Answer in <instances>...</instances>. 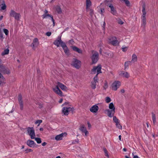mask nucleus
<instances>
[{
	"label": "nucleus",
	"instance_id": "nucleus-1",
	"mask_svg": "<svg viewBox=\"0 0 158 158\" xmlns=\"http://www.w3.org/2000/svg\"><path fill=\"white\" fill-rule=\"evenodd\" d=\"M0 73L7 75H9L10 73V70L7 67L3 64L2 61L1 59H0Z\"/></svg>",
	"mask_w": 158,
	"mask_h": 158
},
{
	"label": "nucleus",
	"instance_id": "nucleus-2",
	"mask_svg": "<svg viewBox=\"0 0 158 158\" xmlns=\"http://www.w3.org/2000/svg\"><path fill=\"white\" fill-rule=\"evenodd\" d=\"M110 109H107L106 111L107 112V115L110 117L111 118L113 116L115 113V107L112 102L110 103L109 105Z\"/></svg>",
	"mask_w": 158,
	"mask_h": 158
},
{
	"label": "nucleus",
	"instance_id": "nucleus-3",
	"mask_svg": "<svg viewBox=\"0 0 158 158\" xmlns=\"http://www.w3.org/2000/svg\"><path fill=\"white\" fill-rule=\"evenodd\" d=\"M108 42L109 44L114 46L118 45L119 44V42L117 40V38L115 36H111L109 38Z\"/></svg>",
	"mask_w": 158,
	"mask_h": 158
},
{
	"label": "nucleus",
	"instance_id": "nucleus-4",
	"mask_svg": "<svg viewBox=\"0 0 158 158\" xmlns=\"http://www.w3.org/2000/svg\"><path fill=\"white\" fill-rule=\"evenodd\" d=\"M27 129V134L30 136L31 139H34L35 136L34 128L33 127H28Z\"/></svg>",
	"mask_w": 158,
	"mask_h": 158
},
{
	"label": "nucleus",
	"instance_id": "nucleus-5",
	"mask_svg": "<svg viewBox=\"0 0 158 158\" xmlns=\"http://www.w3.org/2000/svg\"><path fill=\"white\" fill-rule=\"evenodd\" d=\"M93 55L91 57L92 63L95 64L97 62L98 59L99 54L98 52L96 51H92Z\"/></svg>",
	"mask_w": 158,
	"mask_h": 158
},
{
	"label": "nucleus",
	"instance_id": "nucleus-6",
	"mask_svg": "<svg viewBox=\"0 0 158 158\" xmlns=\"http://www.w3.org/2000/svg\"><path fill=\"white\" fill-rule=\"evenodd\" d=\"M102 69V66L101 64H98L97 66H94L91 70V72L93 74H95L97 73V74L98 75L100 73H102L101 70Z\"/></svg>",
	"mask_w": 158,
	"mask_h": 158
},
{
	"label": "nucleus",
	"instance_id": "nucleus-7",
	"mask_svg": "<svg viewBox=\"0 0 158 158\" xmlns=\"http://www.w3.org/2000/svg\"><path fill=\"white\" fill-rule=\"evenodd\" d=\"M65 44L61 40V36H59L57 39L53 42V44L56 45L57 47L60 46V45L61 47L63 46Z\"/></svg>",
	"mask_w": 158,
	"mask_h": 158
},
{
	"label": "nucleus",
	"instance_id": "nucleus-8",
	"mask_svg": "<svg viewBox=\"0 0 158 158\" xmlns=\"http://www.w3.org/2000/svg\"><path fill=\"white\" fill-rule=\"evenodd\" d=\"M81 62L79 60L76 59H73L72 63V65L77 69H79L81 67Z\"/></svg>",
	"mask_w": 158,
	"mask_h": 158
},
{
	"label": "nucleus",
	"instance_id": "nucleus-9",
	"mask_svg": "<svg viewBox=\"0 0 158 158\" xmlns=\"http://www.w3.org/2000/svg\"><path fill=\"white\" fill-rule=\"evenodd\" d=\"M73 110V108H71L69 106L64 107L62 109V112L65 115H68L69 112Z\"/></svg>",
	"mask_w": 158,
	"mask_h": 158
},
{
	"label": "nucleus",
	"instance_id": "nucleus-10",
	"mask_svg": "<svg viewBox=\"0 0 158 158\" xmlns=\"http://www.w3.org/2000/svg\"><path fill=\"white\" fill-rule=\"evenodd\" d=\"M121 82L118 81H114L112 84V89L114 90H116L121 85Z\"/></svg>",
	"mask_w": 158,
	"mask_h": 158
},
{
	"label": "nucleus",
	"instance_id": "nucleus-11",
	"mask_svg": "<svg viewBox=\"0 0 158 158\" xmlns=\"http://www.w3.org/2000/svg\"><path fill=\"white\" fill-rule=\"evenodd\" d=\"M119 75L121 76L126 78H128L130 77L129 73L127 72L123 71H121L119 72Z\"/></svg>",
	"mask_w": 158,
	"mask_h": 158
},
{
	"label": "nucleus",
	"instance_id": "nucleus-12",
	"mask_svg": "<svg viewBox=\"0 0 158 158\" xmlns=\"http://www.w3.org/2000/svg\"><path fill=\"white\" fill-rule=\"evenodd\" d=\"M53 91L57 94L60 96H63V94L62 92L59 89L58 85H56L55 88H53Z\"/></svg>",
	"mask_w": 158,
	"mask_h": 158
},
{
	"label": "nucleus",
	"instance_id": "nucleus-13",
	"mask_svg": "<svg viewBox=\"0 0 158 158\" xmlns=\"http://www.w3.org/2000/svg\"><path fill=\"white\" fill-rule=\"evenodd\" d=\"M39 43L38 40L37 38H35L34 39L33 42L32 44V47L35 50V48L37 47L39 44Z\"/></svg>",
	"mask_w": 158,
	"mask_h": 158
},
{
	"label": "nucleus",
	"instance_id": "nucleus-14",
	"mask_svg": "<svg viewBox=\"0 0 158 158\" xmlns=\"http://www.w3.org/2000/svg\"><path fill=\"white\" fill-rule=\"evenodd\" d=\"M18 101L20 107V109L21 110H23V105L22 100V96L21 94H19V95Z\"/></svg>",
	"mask_w": 158,
	"mask_h": 158
},
{
	"label": "nucleus",
	"instance_id": "nucleus-15",
	"mask_svg": "<svg viewBox=\"0 0 158 158\" xmlns=\"http://www.w3.org/2000/svg\"><path fill=\"white\" fill-rule=\"evenodd\" d=\"M6 80L3 76L0 73V87L3 86L6 83Z\"/></svg>",
	"mask_w": 158,
	"mask_h": 158
},
{
	"label": "nucleus",
	"instance_id": "nucleus-16",
	"mask_svg": "<svg viewBox=\"0 0 158 158\" xmlns=\"http://www.w3.org/2000/svg\"><path fill=\"white\" fill-rule=\"evenodd\" d=\"M98 107L96 105H95L92 106L89 110L92 112L96 113L98 111Z\"/></svg>",
	"mask_w": 158,
	"mask_h": 158
},
{
	"label": "nucleus",
	"instance_id": "nucleus-17",
	"mask_svg": "<svg viewBox=\"0 0 158 158\" xmlns=\"http://www.w3.org/2000/svg\"><path fill=\"white\" fill-rule=\"evenodd\" d=\"M110 13L113 15L117 16L118 13H117L116 10L114 8L113 6L110 5Z\"/></svg>",
	"mask_w": 158,
	"mask_h": 158
},
{
	"label": "nucleus",
	"instance_id": "nucleus-18",
	"mask_svg": "<svg viewBox=\"0 0 158 158\" xmlns=\"http://www.w3.org/2000/svg\"><path fill=\"white\" fill-rule=\"evenodd\" d=\"M66 135V133H63L60 135H56L55 137V139L56 140H61L62 139L64 135H65V136Z\"/></svg>",
	"mask_w": 158,
	"mask_h": 158
},
{
	"label": "nucleus",
	"instance_id": "nucleus-19",
	"mask_svg": "<svg viewBox=\"0 0 158 158\" xmlns=\"http://www.w3.org/2000/svg\"><path fill=\"white\" fill-rule=\"evenodd\" d=\"M92 5V2L90 0H86V11H89V8Z\"/></svg>",
	"mask_w": 158,
	"mask_h": 158
},
{
	"label": "nucleus",
	"instance_id": "nucleus-20",
	"mask_svg": "<svg viewBox=\"0 0 158 158\" xmlns=\"http://www.w3.org/2000/svg\"><path fill=\"white\" fill-rule=\"evenodd\" d=\"M80 129L82 132L85 133V135L86 136L89 134L88 131L86 130V128L83 125L81 126Z\"/></svg>",
	"mask_w": 158,
	"mask_h": 158
},
{
	"label": "nucleus",
	"instance_id": "nucleus-21",
	"mask_svg": "<svg viewBox=\"0 0 158 158\" xmlns=\"http://www.w3.org/2000/svg\"><path fill=\"white\" fill-rule=\"evenodd\" d=\"M57 85L63 90L66 91L68 89L67 87L65 85L59 82H58Z\"/></svg>",
	"mask_w": 158,
	"mask_h": 158
},
{
	"label": "nucleus",
	"instance_id": "nucleus-22",
	"mask_svg": "<svg viewBox=\"0 0 158 158\" xmlns=\"http://www.w3.org/2000/svg\"><path fill=\"white\" fill-rule=\"evenodd\" d=\"M64 50V52L65 54L67 55H69V50L67 47L66 44H65L64 45H63V46L61 47Z\"/></svg>",
	"mask_w": 158,
	"mask_h": 158
},
{
	"label": "nucleus",
	"instance_id": "nucleus-23",
	"mask_svg": "<svg viewBox=\"0 0 158 158\" xmlns=\"http://www.w3.org/2000/svg\"><path fill=\"white\" fill-rule=\"evenodd\" d=\"M35 144L34 142L32 140H29L27 141V145L30 147L34 146Z\"/></svg>",
	"mask_w": 158,
	"mask_h": 158
},
{
	"label": "nucleus",
	"instance_id": "nucleus-24",
	"mask_svg": "<svg viewBox=\"0 0 158 158\" xmlns=\"http://www.w3.org/2000/svg\"><path fill=\"white\" fill-rule=\"evenodd\" d=\"M142 15L141 18H145L146 17V12L145 10V5H143L142 6Z\"/></svg>",
	"mask_w": 158,
	"mask_h": 158
},
{
	"label": "nucleus",
	"instance_id": "nucleus-25",
	"mask_svg": "<svg viewBox=\"0 0 158 158\" xmlns=\"http://www.w3.org/2000/svg\"><path fill=\"white\" fill-rule=\"evenodd\" d=\"M142 19V24L141 26L143 27V28L145 27V26L146 24V18H141Z\"/></svg>",
	"mask_w": 158,
	"mask_h": 158
},
{
	"label": "nucleus",
	"instance_id": "nucleus-26",
	"mask_svg": "<svg viewBox=\"0 0 158 158\" xmlns=\"http://www.w3.org/2000/svg\"><path fill=\"white\" fill-rule=\"evenodd\" d=\"M72 49L73 50L76 52H77L78 53L81 54L82 53V51L76 46H73Z\"/></svg>",
	"mask_w": 158,
	"mask_h": 158
},
{
	"label": "nucleus",
	"instance_id": "nucleus-27",
	"mask_svg": "<svg viewBox=\"0 0 158 158\" xmlns=\"http://www.w3.org/2000/svg\"><path fill=\"white\" fill-rule=\"evenodd\" d=\"M112 0H106L105 4L106 6L110 7V6H113Z\"/></svg>",
	"mask_w": 158,
	"mask_h": 158
},
{
	"label": "nucleus",
	"instance_id": "nucleus-28",
	"mask_svg": "<svg viewBox=\"0 0 158 158\" xmlns=\"http://www.w3.org/2000/svg\"><path fill=\"white\" fill-rule=\"evenodd\" d=\"M137 57L136 55L135 54H133L132 56V60L131 62L133 63H134L137 61Z\"/></svg>",
	"mask_w": 158,
	"mask_h": 158
},
{
	"label": "nucleus",
	"instance_id": "nucleus-29",
	"mask_svg": "<svg viewBox=\"0 0 158 158\" xmlns=\"http://www.w3.org/2000/svg\"><path fill=\"white\" fill-rule=\"evenodd\" d=\"M152 119L153 121V124L155 126L156 123V115L155 114L152 113Z\"/></svg>",
	"mask_w": 158,
	"mask_h": 158
},
{
	"label": "nucleus",
	"instance_id": "nucleus-30",
	"mask_svg": "<svg viewBox=\"0 0 158 158\" xmlns=\"http://www.w3.org/2000/svg\"><path fill=\"white\" fill-rule=\"evenodd\" d=\"M56 10V12L59 14H60L62 13V10L60 7L58 6H57L55 7Z\"/></svg>",
	"mask_w": 158,
	"mask_h": 158
},
{
	"label": "nucleus",
	"instance_id": "nucleus-31",
	"mask_svg": "<svg viewBox=\"0 0 158 158\" xmlns=\"http://www.w3.org/2000/svg\"><path fill=\"white\" fill-rule=\"evenodd\" d=\"M130 63L131 62L129 61H126L125 62L124 64V70H126V69H128V67Z\"/></svg>",
	"mask_w": 158,
	"mask_h": 158
},
{
	"label": "nucleus",
	"instance_id": "nucleus-32",
	"mask_svg": "<svg viewBox=\"0 0 158 158\" xmlns=\"http://www.w3.org/2000/svg\"><path fill=\"white\" fill-rule=\"evenodd\" d=\"M9 50L8 49H6L2 53V55L4 56L8 54L9 53Z\"/></svg>",
	"mask_w": 158,
	"mask_h": 158
},
{
	"label": "nucleus",
	"instance_id": "nucleus-33",
	"mask_svg": "<svg viewBox=\"0 0 158 158\" xmlns=\"http://www.w3.org/2000/svg\"><path fill=\"white\" fill-rule=\"evenodd\" d=\"M0 7L2 10H4L6 9V6L5 3H2L0 5Z\"/></svg>",
	"mask_w": 158,
	"mask_h": 158
},
{
	"label": "nucleus",
	"instance_id": "nucleus-34",
	"mask_svg": "<svg viewBox=\"0 0 158 158\" xmlns=\"http://www.w3.org/2000/svg\"><path fill=\"white\" fill-rule=\"evenodd\" d=\"M113 120L114 122L115 123H118V122H119L120 121L115 116H113Z\"/></svg>",
	"mask_w": 158,
	"mask_h": 158
},
{
	"label": "nucleus",
	"instance_id": "nucleus-35",
	"mask_svg": "<svg viewBox=\"0 0 158 158\" xmlns=\"http://www.w3.org/2000/svg\"><path fill=\"white\" fill-rule=\"evenodd\" d=\"M52 15H51L48 14V13L46 14H44L42 15V18L43 19L47 18V17H51Z\"/></svg>",
	"mask_w": 158,
	"mask_h": 158
},
{
	"label": "nucleus",
	"instance_id": "nucleus-36",
	"mask_svg": "<svg viewBox=\"0 0 158 158\" xmlns=\"http://www.w3.org/2000/svg\"><path fill=\"white\" fill-rule=\"evenodd\" d=\"M16 13H17L15 12V11L13 10H11L10 13V15L11 16L14 17Z\"/></svg>",
	"mask_w": 158,
	"mask_h": 158
},
{
	"label": "nucleus",
	"instance_id": "nucleus-37",
	"mask_svg": "<svg viewBox=\"0 0 158 158\" xmlns=\"http://www.w3.org/2000/svg\"><path fill=\"white\" fill-rule=\"evenodd\" d=\"M96 82L92 81L91 82L92 85H91V87L93 89H95L96 88Z\"/></svg>",
	"mask_w": 158,
	"mask_h": 158
},
{
	"label": "nucleus",
	"instance_id": "nucleus-38",
	"mask_svg": "<svg viewBox=\"0 0 158 158\" xmlns=\"http://www.w3.org/2000/svg\"><path fill=\"white\" fill-rule=\"evenodd\" d=\"M34 139H35V140L38 143H41L42 141L41 139L39 138H35Z\"/></svg>",
	"mask_w": 158,
	"mask_h": 158
},
{
	"label": "nucleus",
	"instance_id": "nucleus-39",
	"mask_svg": "<svg viewBox=\"0 0 158 158\" xmlns=\"http://www.w3.org/2000/svg\"><path fill=\"white\" fill-rule=\"evenodd\" d=\"M98 75L96 74L94 78V81L93 82L97 83L98 82Z\"/></svg>",
	"mask_w": 158,
	"mask_h": 158
},
{
	"label": "nucleus",
	"instance_id": "nucleus-40",
	"mask_svg": "<svg viewBox=\"0 0 158 158\" xmlns=\"http://www.w3.org/2000/svg\"><path fill=\"white\" fill-rule=\"evenodd\" d=\"M19 15H20L19 13H16V15H15L14 16V17L16 19L18 20L19 19Z\"/></svg>",
	"mask_w": 158,
	"mask_h": 158
},
{
	"label": "nucleus",
	"instance_id": "nucleus-41",
	"mask_svg": "<svg viewBox=\"0 0 158 158\" xmlns=\"http://www.w3.org/2000/svg\"><path fill=\"white\" fill-rule=\"evenodd\" d=\"M89 12V14L91 16H92L94 14V10H93L89 8V11H88Z\"/></svg>",
	"mask_w": 158,
	"mask_h": 158
},
{
	"label": "nucleus",
	"instance_id": "nucleus-42",
	"mask_svg": "<svg viewBox=\"0 0 158 158\" xmlns=\"http://www.w3.org/2000/svg\"><path fill=\"white\" fill-rule=\"evenodd\" d=\"M116 125L117 127L119 129H122V126L119 123V122H118V123H116Z\"/></svg>",
	"mask_w": 158,
	"mask_h": 158
},
{
	"label": "nucleus",
	"instance_id": "nucleus-43",
	"mask_svg": "<svg viewBox=\"0 0 158 158\" xmlns=\"http://www.w3.org/2000/svg\"><path fill=\"white\" fill-rule=\"evenodd\" d=\"M105 101L106 103H108L111 102V100L110 97H106V98Z\"/></svg>",
	"mask_w": 158,
	"mask_h": 158
},
{
	"label": "nucleus",
	"instance_id": "nucleus-44",
	"mask_svg": "<svg viewBox=\"0 0 158 158\" xmlns=\"http://www.w3.org/2000/svg\"><path fill=\"white\" fill-rule=\"evenodd\" d=\"M42 122V120H36L35 122V124H38V126H39L40 124Z\"/></svg>",
	"mask_w": 158,
	"mask_h": 158
},
{
	"label": "nucleus",
	"instance_id": "nucleus-45",
	"mask_svg": "<svg viewBox=\"0 0 158 158\" xmlns=\"http://www.w3.org/2000/svg\"><path fill=\"white\" fill-rule=\"evenodd\" d=\"M128 49V47H124L123 46L122 48V50L123 52H126L127 51Z\"/></svg>",
	"mask_w": 158,
	"mask_h": 158
},
{
	"label": "nucleus",
	"instance_id": "nucleus-46",
	"mask_svg": "<svg viewBox=\"0 0 158 158\" xmlns=\"http://www.w3.org/2000/svg\"><path fill=\"white\" fill-rule=\"evenodd\" d=\"M122 1H123L127 5V6H129L130 3L129 1L128 0H122Z\"/></svg>",
	"mask_w": 158,
	"mask_h": 158
},
{
	"label": "nucleus",
	"instance_id": "nucleus-47",
	"mask_svg": "<svg viewBox=\"0 0 158 158\" xmlns=\"http://www.w3.org/2000/svg\"><path fill=\"white\" fill-rule=\"evenodd\" d=\"M3 32L5 33L6 35H7L9 34V31L7 29H4Z\"/></svg>",
	"mask_w": 158,
	"mask_h": 158
},
{
	"label": "nucleus",
	"instance_id": "nucleus-48",
	"mask_svg": "<svg viewBox=\"0 0 158 158\" xmlns=\"http://www.w3.org/2000/svg\"><path fill=\"white\" fill-rule=\"evenodd\" d=\"M105 153V155L106 156L108 157L109 155L107 153V151L106 148H105L103 149Z\"/></svg>",
	"mask_w": 158,
	"mask_h": 158
},
{
	"label": "nucleus",
	"instance_id": "nucleus-49",
	"mask_svg": "<svg viewBox=\"0 0 158 158\" xmlns=\"http://www.w3.org/2000/svg\"><path fill=\"white\" fill-rule=\"evenodd\" d=\"M25 151L26 152H30L33 151V150L31 149H27L25 150Z\"/></svg>",
	"mask_w": 158,
	"mask_h": 158
},
{
	"label": "nucleus",
	"instance_id": "nucleus-50",
	"mask_svg": "<svg viewBox=\"0 0 158 158\" xmlns=\"http://www.w3.org/2000/svg\"><path fill=\"white\" fill-rule=\"evenodd\" d=\"M3 39V34L2 32L0 33V40L1 41H2Z\"/></svg>",
	"mask_w": 158,
	"mask_h": 158
},
{
	"label": "nucleus",
	"instance_id": "nucleus-51",
	"mask_svg": "<svg viewBox=\"0 0 158 158\" xmlns=\"http://www.w3.org/2000/svg\"><path fill=\"white\" fill-rule=\"evenodd\" d=\"M107 87H108V85H107V83L106 82L104 84V85L103 86V88H104V89H107Z\"/></svg>",
	"mask_w": 158,
	"mask_h": 158
},
{
	"label": "nucleus",
	"instance_id": "nucleus-52",
	"mask_svg": "<svg viewBox=\"0 0 158 158\" xmlns=\"http://www.w3.org/2000/svg\"><path fill=\"white\" fill-rule=\"evenodd\" d=\"M46 35L49 36H50L51 35V32H48L46 33Z\"/></svg>",
	"mask_w": 158,
	"mask_h": 158
},
{
	"label": "nucleus",
	"instance_id": "nucleus-53",
	"mask_svg": "<svg viewBox=\"0 0 158 158\" xmlns=\"http://www.w3.org/2000/svg\"><path fill=\"white\" fill-rule=\"evenodd\" d=\"M51 18L52 21L53 23V26H54L55 25V20L53 19V16H52L51 17Z\"/></svg>",
	"mask_w": 158,
	"mask_h": 158
},
{
	"label": "nucleus",
	"instance_id": "nucleus-54",
	"mask_svg": "<svg viewBox=\"0 0 158 158\" xmlns=\"http://www.w3.org/2000/svg\"><path fill=\"white\" fill-rule=\"evenodd\" d=\"M104 8H101L100 10V14H101L102 15L103 13L104 12Z\"/></svg>",
	"mask_w": 158,
	"mask_h": 158
},
{
	"label": "nucleus",
	"instance_id": "nucleus-55",
	"mask_svg": "<svg viewBox=\"0 0 158 158\" xmlns=\"http://www.w3.org/2000/svg\"><path fill=\"white\" fill-rule=\"evenodd\" d=\"M105 25H106V23L105 22H104L103 23V24H102V27H103V29H105Z\"/></svg>",
	"mask_w": 158,
	"mask_h": 158
},
{
	"label": "nucleus",
	"instance_id": "nucleus-56",
	"mask_svg": "<svg viewBox=\"0 0 158 158\" xmlns=\"http://www.w3.org/2000/svg\"><path fill=\"white\" fill-rule=\"evenodd\" d=\"M118 23L119 24H123V22L122 21V20H119L118 21Z\"/></svg>",
	"mask_w": 158,
	"mask_h": 158
},
{
	"label": "nucleus",
	"instance_id": "nucleus-57",
	"mask_svg": "<svg viewBox=\"0 0 158 158\" xmlns=\"http://www.w3.org/2000/svg\"><path fill=\"white\" fill-rule=\"evenodd\" d=\"M46 144L47 143L45 142H44L42 143V145L43 146H45Z\"/></svg>",
	"mask_w": 158,
	"mask_h": 158
},
{
	"label": "nucleus",
	"instance_id": "nucleus-58",
	"mask_svg": "<svg viewBox=\"0 0 158 158\" xmlns=\"http://www.w3.org/2000/svg\"><path fill=\"white\" fill-rule=\"evenodd\" d=\"M48 11L47 10H45L44 11V14H46L48 13Z\"/></svg>",
	"mask_w": 158,
	"mask_h": 158
},
{
	"label": "nucleus",
	"instance_id": "nucleus-59",
	"mask_svg": "<svg viewBox=\"0 0 158 158\" xmlns=\"http://www.w3.org/2000/svg\"><path fill=\"white\" fill-rule=\"evenodd\" d=\"M63 101V99L61 98L60 99V100H59V103H62V102Z\"/></svg>",
	"mask_w": 158,
	"mask_h": 158
},
{
	"label": "nucleus",
	"instance_id": "nucleus-60",
	"mask_svg": "<svg viewBox=\"0 0 158 158\" xmlns=\"http://www.w3.org/2000/svg\"><path fill=\"white\" fill-rule=\"evenodd\" d=\"M99 53L100 54H102V48H100V50H99Z\"/></svg>",
	"mask_w": 158,
	"mask_h": 158
},
{
	"label": "nucleus",
	"instance_id": "nucleus-61",
	"mask_svg": "<svg viewBox=\"0 0 158 158\" xmlns=\"http://www.w3.org/2000/svg\"><path fill=\"white\" fill-rule=\"evenodd\" d=\"M121 92L122 93H124L125 92V90L124 89H122L121 90Z\"/></svg>",
	"mask_w": 158,
	"mask_h": 158
},
{
	"label": "nucleus",
	"instance_id": "nucleus-62",
	"mask_svg": "<svg viewBox=\"0 0 158 158\" xmlns=\"http://www.w3.org/2000/svg\"><path fill=\"white\" fill-rule=\"evenodd\" d=\"M133 158H139L138 156L135 155L134 156Z\"/></svg>",
	"mask_w": 158,
	"mask_h": 158
},
{
	"label": "nucleus",
	"instance_id": "nucleus-63",
	"mask_svg": "<svg viewBox=\"0 0 158 158\" xmlns=\"http://www.w3.org/2000/svg\"><path fill=\"white\" fill-rule=\"evenodd\" d=\"M42 107H43V105H42V104H39V108H41Z\"/></svg>",
	"mask_w": 158,
	"mask_h": 158
},
{
	"label": "nucleus",
	"instance_id": "nucleus-64",
	"mask_svg": "<svg viewBox=\"0 0 158 158\" xmlns=\"http://www.w3.org/2000/svg\"><path fill=\"white\" fill-rule=\"evenodd\" d=\"M88 126L89 127H91V125L89 122L88 123Z\"/></svg>",
	"mask_w": 158,
	"mask_h": 158
}]
</instances>
